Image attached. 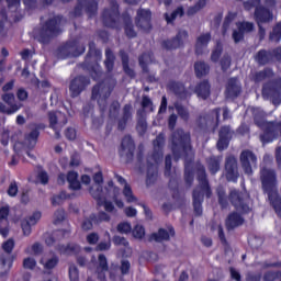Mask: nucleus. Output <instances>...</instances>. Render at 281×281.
<instances>
[{
	"label": "nucleus",
	"instance_id": "obj_5",
	"mask_svg": "<svg viewBox=\"0 0 281 281\" xmlns=\"http://www.w3.org/2000/svg\"><path fill=\"white\" fill-rule=\"evenodd\" d=\"M60 23H63V15H54L42 23L38 32L40 43L47 45L53 38L60 36L63 34Z\"/></svg>",
	"mask_w": 281,
	"mask_h": 281
},
{
	"label": "nucleus",
	"instance_id": "obj_54",
	"mask_svg": "<svg viewBox=\"0 0 281 281\" xmlns=\"http://www.w3.org/2000/svg\"><path fill=\"white\" fill-rule=\"evenodd\" d=\"M132 234H133L134 238L142 240V238H144V236H146V228H144V226L137 224L132 229Z\"/></svg>",
	"mask_w": 281,
	"mask_h": 281
},
{
	"label": "nucleus",
	"instance_id": "obj_7",
	"mask_svg": "<svg viewBox=\"0 0 281 281\" xmlns=\"http://www.w3.org/2000/svg\"><path fill=\"white\" fill-rule=\"evenodd\" d=\"M111 8L102 11L101 21L104 27L110 30H120V4L116 1L111 2Z\"/></svg>",
	"mask_w": 281,
	"mask_h": 281
},
{
	"label": "nucleus",
	"instance_id": "obj_3",
	"mask_svg": "<svg viewBox=\"0 0 281 281\" xmlns=\"http://www.w3.org/2000/svg\"><path fill=\"white\" fill-rule=\"evenodd\" d=\"M218 204L221 205L222 210L227 209V205L231 204L237 212H240V214H249L251 212V207H249V203L245 200V195L243 192L233 189L231 190L228 198L227 193L225 192V189L223 187H218L216 189ZM229 201V202H228Z\"/></svg>",
	"mask_w": 281,
	"mask_h": 281
},
{
	"label": "nucleus",
	"instance_id": "obj_36",
	"mask_svg": "<svg viewBox=\"0 0 281 281\" xmlns=\"http://www.w3.org/2000/svg\"><path fill=\"white\" fill-rule=\"evenodd\" d=\"M276 76L273 72V68L266 67L262 70L255 72L254 75V82H262L267 79H271Z\"/></svg>",
	"mask_w": 281,
	"mask_h": 281
},
{
	"label": "nucleus",
	"instance_id": "obj_44",
	"mask_svg": "<svg viewBox=\"0 0 281 281\" xmlns=\"http://www.w3.org/2000/svg\"><path fill=\"white\" fill-rule=\"evenodd\" d=\"M124 32L127 38L137 37V32H135V26L133 25V21L131 20V18L125 19Z\"/></svg>",
	"mask_w": 281,
	"mask_h": 281
},
{
	"label": "nucleus",
	"instance_id": "obj_35",
	"mask_svg": "<svg viewBox=\"0 0 281 281\" xmlns=\"http://www.w3.org/2000/svg\"><path fill=\"white\" fill-rule=\"evenodd\" d=\"M89 192L92 199L97 201V205H99V207H102V201L105 199L104 188L102 187V184H97V187H90Z\"/></svg>",
	"mask_w": 281,
	"mask_h": 281
},
{
	"label": "nucleus",
	"instance_id": "obj_22",
	"mask_svg": "<svg viewBox=\"0 0 281 281\" xmlns=\"http://www.w3.org/2000/svg\"><path fill=\"white\" fill-rule=\"evenodd\" d=\"M254 16L257 25L271 23V21H273V11L265 5H258L255 9Z\"/></svg>",
	"mask_w": 281,
	"mask_h": 281
},
{
	"label": "nucleus",
	"instance_id": "obj_53",
	"mask_svg": "<svg viewBox=\"0 0 281 281\" xmlns=\"http://www.w3.org/2000/svg\"><path fill=\"white\" fill-rule=\"evenodd\" d=\"M119 234H131L133 232V226L128 222H121L116 226Z\"/></svg>",
	"mask_w": 281,
	"mask_h": 281
},
{
	"label": "nucleus",
	"instance_id": "obj_8",
	"mask_svg": "<svg viewBox=\"0 0 281 281\" xmlns=\"http://www.w3.org/2000/svg\"><path fill=\"white\" fill-rule=\"evenodd\" d=\"M239 162L244 173L251 177L254 168H258V156L250 149H244L239 155Z\"/></svg>",
	"mask_w": 281,
	"mask_h": 281
},
{
	"label": "nucleus",
	"instance_id": "obj_23",
	"mask_svg": "<svg viewBox=\"0 0 281 281\" xmlns=\"http://www.w3.org/2000/svg\"><path fill=\"white\" fill-rule=\"evenodd\" d=\"M32 131L29 134H25V139L29 143L31 148H34L38 143V137H41V131H44L45 124L43 123H32L31 124Z\"/></svg>",
	"mask_w": 281,
	"mask_h": 281
},
{
	"label": "nucleus",
	"instance_id": "obj_25",
	"mask_svg": "<svg viewBox=\"0 0 281 281\" xmlns=\"http://www.w3.org/2000/svg\"><path fill=\"white\" fill-rule=\"evenodd\" d=\"M41 216H43L41 211H36L31 216L22 220L21 227L25 236H30V234H32V225H36V223L41 221Z\"/></svg>",
	"mask_w": 281,
	"mask_h": 281
},
{
	"label": "nucleus",
	"instance_id": "obj_20",
	"mask_svg": "<svg viewBox=\"0 0 281 281\" xmlns=\"http://www.w3.org/2000/svg\"><path fill=\"white\" fill-rule=\"evenodd\" d=\"M2 100L8 104L10 108L5 106L2 102H0V113H5L7 115H12L21 109L15 102L14 93H4L2 94Z\"/></svg>",
	"mask_w": 281,
	"mask_h": 281
},
{
	"label": "nucleus",
	"instance_id": "obj_51",
	"mask_svg": "<svg viewBox=\"0 0 281 281\" xmlns=\"http://www.w3.org/2000/svg\"><path fill=\"white\" fill-rule=\"evenodd\" d=\"M58 262H60L58 256H53L44 263V269L46 271H52V269H56V267H58Z\"/></svg>",
	"mask_w": 281,
	"mask_h": 281
},
{
	"label": "nucleus",
	"instance_id": "obj_9",
	"mask_svg": "<svg viewBox=\"0 0 281 281\" xmlns=\"http://www.w3.org/2000/svg\"><path fill=\"white\" fill-rule=\"evenodd\" d=\"M86 10L89 19L98 15V0H77V5L74 8L72 15L82 16V10Z\"/></svg>",
	"mask_w": 281,
	"mask_h": 281
},
{
	"label": "nucleus",
	"instance_id": "obj_46",
	"mask_svg": "<svg viewBox=\"0 0 281 281\" xmlns=\"http://www.w3.org/2000/svg\"><path fill=\"white\" fill-rule=\"evenodd\" d=\"M271 43H280L281 41V22H278L269 34Z\"/></svg>",
	"mask_w": 281,
	"mask_h": 281
},
{
	"label": "nucleus",
	"instance_id": "obj_34",
	"mask_svg": "<svg viewBox=\"0 0 281 281\" xmlns=\"http://www.w3.org/2000/svg\"><path fill=\"white\" fill-rule=\"evenodd\" d=\"M67 181L69 190L72 192H78V190H82V183L78 180V173L74 170L67 172Z\"/></svg>",
	"mask_w": 281,
	"mask_h": 281
},
{
	"label": "nucleus",
	"instance_id": "obj_41",
	"mask_svg": "<svg viewBox=\"0 0 281 281\" xmlns=\"http://www.w3.org/2000/svg\"><path fill=\"white\" fill-rule=\"evenodd\" d=\"M144 112L138 111L137 112V123H136V131L139 135H146V131H148V123L146 122V119L143 117Z\"/></svg>",
	"mask_w": 281,
	"mask_h": 281
},
{
	"label": "nucleus",
	"instance_id": "obj_45",
	"mask_svg": "<svg viewBox=\"0 0 281 281\" xmlns=\"http://www.w3.org/2000/svg\"><path fill=\"white\" fill-rule=\"evenodd\" d=\"M74 196H76L75 193L69 194L67 191H61L59 194L52 198V205H60L63 201H67V199H74Z\"/></svg>",
	"mask_w": 281,
	"mask_h": 281
},
{
	"label": "nucleus",
	"instance_id": "obj_27",
	"mask_svg": "<svg viewBox=\"0 0 281 281\" xmlns=\"http://www.w3.org/2000/svg\"><path fill=\"white\" fill-rule=\"evenodd\" d=\"M194 93L201 100H207L210 95H212V86L210 85L209 80H203L199 82L194 88Z\"/></svg>",
	"mask_w": 281,
	"mask_h": 281
},
{
	"label": "nucleus",
	"instance_id": "obj_30",
	"mask_svg": "<svg viewBox=\"0 0 281 281\" xmlns=\"http://www.w3.org/2000/svg\"><path fill=\"white\" fill-rule=\"evenodd\" d=\"M119 56L121 58L124 74L127 75L128 78H135V70L130 66L131 58L128 57V53L124 49H120Z\"/></svg>",
	"mask_w": 281,
	"mask_h": 281
},
{
	"label": "nucleus",
	"instance_id": "obj_17",
	"mask_svg": "<svg viewBox=\"0 0 281 281\" xmlns=\"http://www.w3.org/2000/svg\"><path fill=\"white\" fill-rule=\"evenodd\" d=\"M232 137H234V131H232V126L223 125L218 131V140L216 143L217 150H227V148H229Z\"/></svg>",
	"mask_w": 281,
	"mask_h": 281
},
{
	"label": "nucleus",
	"instance_id": "obj_52",
	"mask_svg": "<svg viewBox=\"0 0 281 281\" xmlns=\"http://www.w3.org/2000/svg\"><path fill=\"white\" fill-rule=\"evenodd\" d=\"M175 108L181 120H183L184 122H188V120H190V112H188V110L183 105L176 104Z\"/></svg>",
	"mask_w": 281,
	"mask_h": 281
},
{
	"label": "nucleus",
	"instance_id": "obj_28",
	"mask_svg": "<svg viewBox=\"0 0 281 281\" xmlns=\"http://www.w3.org/2000/svg\"><path fill=\"white\" fill-rule=\"evenodd\" d=\"M130 120H133V105L125 104L123 106V114L117 121V131H126Z\"/></svg>",
	"mask_w": 281,
	"mask_h": 281
},
{
	"label": "nucleus",
	"instance_id": "obj_24",
	"mask_svg": "<svg viewBox=\"0 0 281 281\" xmlns=\"http://www.w3.org/2000/svg\"><path fill=\"white\" fill-rule=\"evenodd\" d=\"M243 93V87L238 82V78L231 77L226 85L225 95L226 98L236 99Z\"/></svg>",
	"mask_w": 281,
	"mask_h": 281
},
{
	"label": "nucleus",
	"instance_id": "obj_10",
	"mask_svg": "<svg viewBox=\"0 0 281 281\" xmlns=\"http://www.w3.org/2000/svg\"><path fill=\"white\" fill-rule=\"evenodd\" d=\"M91 85V78L85 75H78L69 83L70 98H79V95L87 91V87Z\"/></svg>",
	"mask_w": 281,
	"mask_h": 281
},
{
	"label": "nucleus",
	"instance_id": "obj_40",
	"mask_svg": "<svg viewBox=\"0 0 281 281\" xmlns=\"http://www.w3.org/2000/svg\"><path fill=\"white\" fill-rule=\"evenodd\" d=\"M184 183L188 188H192V183H194V169L192 168V161H188L184 165Z\"/></svg>",
	"mask_w": 281,
	"mask_h": 281
},
{
	"label": "nucleus",
	"instance_id": "obj_55",
	"mask_svg": "<svg viewBox=\"0 0 281 281\" xmlns=\"http://www.w3.org/2000/svg\"><path fill=\"white\" fill-rule=\"evenodd\" d=\"M91 56H95V58L102 57V52L98 48H95V42L89 43V50L87 54V58H91Z\"/></svg>",
	"mask_w": 281,
	"mask_h": 281
},
{
	"label": "nucleus",
	"instance_id": "obj_12",
	"mask_svg": "<svg viewBox=\"0 0 281 281\" xmlns=\"http://www.w3.org/2000/svg\"><path fill=\"white\" fill-rule=\"evenodd\" d=\"M111 93H113V88H111V86L106 85L104 81H100L92 87L91 100H98V104L101 106L102 101L106 102V100L111 98Z\"/></svg>",
	"mask_w": 281,
	"mask_h": 281
},
{
	"label": "nucleus",
	"instance_id": "obj_14",
	"mask_svg": "<svg viewBox=\"0 0 281 281\" xmlns=\"http://www.w3.org/2000/svg\"><path fill=\"white\" fill-rule=\"evenodd\" d=\"M225 177L226 181L232 183H238L240 172L238 171V159L235 156H228L225 158Z\"/></svg>",
	"mask_w": 281,
	"mask_h": 281
},
{
	"label": "nucleus",
	"instance_id": "obj_21",
	"mask_svg": "<svg viewBox=\"0 0 281 281\" xmlns=\"http://www.w3.org/2000/svg\"><path fill=\"white\" fill-rule=\"evenodd\" d=\"M154 151L151 154V157L156 164L158 161H161L164 159V147L166 146V135L164 133H160L156 136V138L153 140Z\"/></svg>",
	"mask_w": 281,
	"mask_h": 281
},
{
	"label": "nucleus",
	"instance_id": "obj_56",
	"mask_svg": "<svg viewBox=\"0 0 281 281\" xmlns=\"http://www.w3.org/2000/svg\"><path fill=\"white\" fill-rule=\"evenodd\" d=\"M120 114V101H113L110 105L109 117L111 120L117 117Z\"/></svg>",
	"mask_w": 281,
	"mask_h": 281
},
{
	"label": "nucleus",
	"instance_id": "obj_19",
	"mask_svg": "<svg viewBox=\"0 0 281 281\" xmlns=\"http://www.w3.org/2000/svg\"><path fill=\"white\" fill-rule=\"evenodd\" d=\"M175 236H177L175 226L168 225L167 228H159L157 233H151L149 238L150 240H155V243H168Z\"/></svg>",
	"mask_w": 281,
	"mask_h": 281
},
{
	"label": "nucleus",
	"instance_id": "obj_59",
	"mask_svg": "<svg viewBox=\"0 0 281 281\" xmlns=\"http://www.w3.org/2000/svg\"><path fill=\"white\" fill-rule=\"evenodd\" d=\"M93 223L95 225V220H92L91 214H90L89 217H86L83 220V222L81 223V229L83 232H89V231L93 229Z\"/></svg>",
	"mask_w": 281,
	"mask_h": 281
},
{
	"label": "nucleus",
	"instance_id": "obj_6",
	"mask_svg": "<svg viewBox=\"0 0 281 281\" xmlns=\"http://www.w3.org/2000/svg\"><path fill=\"white\" fill-rule=\"evenodd\" d=\"M85 52V45L80 44L78 40H72L57 48V58H61V60H65V58H78V56H82Z\"/></svg>",
	"mask_w": 281,
	"mask_h": 281
},
{
	"label": "nucleus",
	"instance_id": "obj_2",
	"mask_svg": "<svg viewBox=\"0 0 281 281\" xmlns=\"http://www.w3.org/2000/svg\"><path fill=\"white\" fill-rule=\"evenodd\" d=\"M196 179L199 186L192 191L193 212L195 216H203V201H205V198L212 199V187L207 179L205 166L202 164L196 166Z\"/></svg>",
	"mask_w": 281,
	"mask_h": 281
},
{
	"label": "nucleus",
	"instance_id": "obj_31",
	"mask_svg": "<svg viewBox=\"0 0 281 281\" xmlns=\"http://www.w3.org/2000/svg\"><path fill=\"white\" fill-rule=\"evenodd\" d=\"M168 89L169 91H172V93H175V95H177L178 98H187L188 95L186 85H183V82L181 81H169Z\"/></svg>",
	"mask_w": 281,
	"mask_h": 281
},
{
	"label": "nucleus",
	"instance_id": "obj_60",
	"mask_svg": "<svg viewBox=\"0 0 281 281\" xmlns=\"http://www.w3.org/2000/svg\"><path fill=\"white\" fill-rule=\"evenodd\" d=\"M68 273H69L70 281H80V272L78 271V267L74 265L70 266Z\"/></svg>",
	"mask_w": 281,
	"mask_h": 281
},
{
	"label": "nucleus",
	"instance_id": "obj_1",
	"mask_svg": "<svg viewBox=\"0 0 281 281\" xmlns=\"http://www.w3.org/2000/svg\"><path fill=\"white\" fill-rule=\"evenodd\" d=\"M259 179L265 194H268L271 207L274 210L277 216L281 218V196L278 192V171L270 167H261L259 171Z\"/></svg>",
	"mask_w": 281,
	"mask_h": 281
},
{
	"label": "nucleus",
	"instance_id": "obj_49",
	"mask_svg": "<svg viewBox=\"0 0 281 281\" xmlns=\"http://www.w3.org/2000/svg\"><path fill=\"white\" fill-rule=\"evenodd\" d=\"M48 122L49 128L55 131L56 137H60V132L56 131V125L58 124V115L56 114V111L48 112Z\"/></svg>",
	"mask_w": 281,
	"mask_h": 281
},
{
	"label": "nucleus",
	"instance_id": "obj_32",
	"mask_svg": "<svg viewBox=\"0 0 281 281\" xmlns=\"http://www.w3.org/2000/svg\"><path fill=\"white\" fill-rule=\"evenodd\" d=\"M211 41H212V34L210 33L202 34L196 38V43H195L196 56H202L203 49H205V47L210 45Z\"/></svg>",
	"mask_w": 281,
	"mask_h": 281
},
{
	"label": "nucleus",
	"instance_id": "obj_38",
	"mask_svg": "<svg viewBox=\"0 0 281 281\" xmlns=\"http://www.w3.org/2000/svg\"><path fill=\"white\" fill-rule=\"evenodd\" d=\"M104 67L108 74H112L115 68V54H113L111 48H105Z\"/></svg>",
	"mask_w": 281,
	"mask_h": 281
},
{
	"label": "nucleus",
	"instance_id": "obj_13",
	"mask_svg": "<svg viewBox=\"0 0 281 281\" xmlns=\"http://www.w3.org/2000/svg\"><path fill=\"white\" fill-rule=\"evenodd\" d=\"M120 157H125L126 164H131L135 158V140L133 136L125 135L121 140V146L119 149Z\"/></svg>",
	"mask_w": 281,
	"mask_h": 281
},
{
	"label": "nucleus",
	"instance_id": "obj_63",
	"mask_svg": "<svg viewBox=\"0 0 281 281\" xmlns=\"http://www.w3.org/2000/svg\"><path fill=\"white\" fill-rule=\"evenodd\" d=\"M239 32H254V23L252 22H241L238 25Z\"/></svg>",
	"mask_w": 281,
	"mask_h": 281
},
{
	"label": "nucleus",
	"instance_id": "obj_4",
	"mask_svg": "<svg viewBox=\"0 0 281 281\" xmlns=\"http://www.w3.org/2000/svg\"><path fill=\"white\" fill-rule=\"evenodd\" d=\"M171 151L175 159H181V157H188L192 153V136L190 133L178 128L171 134Z\"/></svg>",
	"mask_w": 281,
	"mask_h": 281
},
{
	"label": "nucleus",
	"instance_id": "obj_61",
	"mask_svg": "<svg viewBox=\"0 0 281 281\" xmlns=\"http://www.w3.org/2000/svg\"><path fill=\"white\" fill-rule=\"evenodd\" d=\"M14 239L9 238L7 241L2 244V249L5 254H12L14 251Z\"/></svg>",
	"mask_w": 281,
	"mask_h": 281
},
{
	"label": "nucleus",
	"instance_id": "obj_37",
	"mask_svg": "<svg viewBox=\"0 0 281 281\" xmlns=\"http://www.w3.org/2000/svg\"><path fill=\"white\" fill-rule=\"evenodd\" d=\"M194 72L195 77L201 79L205 78L210 74V65L205 61H195L194 63Z\"/></svg>",
	"mask_w": 281,
	"mask_h": 281
},
{
	"label": "nucleus",
	"instance_id": "obj_15",
	"mask_svg": "<svg viewBox=\"0 0 281 281\" xmlns=\"http://www.w3.org/2000/svg\"><path fill=\"white\" fill-rule=\"evenodd\" d=\"M262 97L272 98L273 104L281 102V77L272 80L271 86L262 87Z\"/></svg>",
	"mask_w": 281,
	"mask_h": 281
},
{
	"label": "nucleus",
	"instance_id": "obj_62",
	"mask_svg": "<svg viewBox=\"0 0 281 281\" xmlns=\"http://www.w3.org/2000/svg\"><path fill=\"white\" fill-rule=\"evenodd\" d=\"M23 267L25 269H30L31 271L36 269V259H34L32 257L24 258Z\"/></svg>",
	"mask_w": 281,
	"mask_h": 281
},
{
	"label": "nucleus",
	"instance_id": "obj_39",
	"mask_svg": "<svg viewBox=\"0 0 281 281\" xmlns=\"http://www.w3.org/2000/svg\"><path fill=\"white\" fill-rule=\"evenodd\" d=\"M207 169L211 175H216L221 170V158L211 156L206 158Z\"/></svg>",
	"mask_w": 281,
	"mask_h": 281
},
{
	"label": "nucleus",
	"instance_id": "obj_11",
	"mask_svg": "<svg viewBox=\"0 0 281 281\" xmlns=\"http://www.w3.org/2000/svg\"><path fill=\"white\" fill-rule=\"evenodd\" d=\"M135 25L144 32H150L153 30V12L150 9L139 8L136 11Z\"/></svg>",
	"mask_w": 281,
	"mask_h": 281
},
{
	"label": "nucleus",
	"instance_id": "obj_18",
	"mask_svg": "<svg viewBox=\"0 0 281 281\" xmlns=\"http://www.w3.org/2000/svg\"><path fill=\"white\" fill-rule=\"evenodd\" d=\"M165 177H169V188L176 194H179V178L172 176V156L167 155L165 157Z\"/></svg>",
	"mask_w": 281,
	"mask_h": 281
},
{
	"label": "nucleus",
	"instance_id": "obj_50",
	"mask_svg": "<svg viewBox=\"0 0 281 281\" xmlns=\"http://www.w3.org/2000/svg\"><path fill=\"white\" fill-rule=\"evenodd\" d=\"M123 196L125 198V201L127 203H135V201H137V196H135V194H133V188H131V184L124 186Z\"/></svg>",
	"mask_w": 281,
	"mask_h": 281
},
{
	"label": "nucleus",
	"instance_id": "obj_64",
	"mask_svg": "<svg viewBox=\"0 0 281 281\" xmlns=\"http://www.w3.org/2000/svg\"><path fill=\"white\" fill-rule=\"evenodd\" d=\"M99 267L101 268V271H109V261L106 260V256L103 254L99 255Z\"/></svg>",
	"mask_w": 281,
	"mask_h": 281
},
{
	"label": "nucleus",
	"instance_id": "obj_48",
	"mask_svg": "<svg viewBox=\"0 0 281 281\" xmlns=\"http://www.w3.org/2000/svg\"><path fill=\"white\" fill-rule=\"evenodd\" d=\"M186 14V11L183 10V7H178L176 10L171 12V14L165 13V19L167 23H175L177 20V16H183Z\"/></svg>",
	"mask_w": 281,
	"mask_h": 281
},
{
	"label": "nucleus",
	"instance_id": "obj_43",
	"mask_svg": "<svg viewBox=\"0 0 281 281\" xmlns=\"http://www.w3.org/2000/svg\"><path fill=\"white\" fill-rule=\"evenodd\" d=\"M205 5H207V0H198L194 5L189 7V9L187 10V15L194 16V14L201 12V10L205 8Z\"/></svg>",
	"mask_w": 281,
	"mask_h": 281
},
{
	"label": "nucleus",
	"instance_id": "obj_42",
	"mask_svg": "<svg viewBox=\"0 0 281 281\" xmlns=\"http://www.w3.org/2000/svg\"><path fill=\"white\" fill-rule=\"evenodd\" d=\"M210 122H214V119H210L209 114L198 116L195 124L200 131H207L210 128Z\"/></svg>",
	"mask_w": 281,
	"mask_h": 281
},
{
	"label": "nucleus",
	"instance_id": "obj_26",
	"mask_svg": "<svg viewBox=\"0 0 281 281\" xmlns=\"http://www.w3.org/2000/svg\"><path fill=\"white\" fill-rule=\"evenodd\" d=\"M225 225H226V229L228 232H232V229H236V227H240L241 225H245V217L236 211L232 212L228 214Z\"/></svg>",
	"mask_w": 281,
	"mask_h": 281
},
{
	"label": "nucleus",
	"instance_id": "obj_58",
	"mask_svg": "<svg viewBox=\"0 0 281 281\" xmlns=\"http://www.w3.org/2000/svg\"><path fill=\"white\" fill-rule=\"evenodd\" d=\"M281 278V271H267L263 274V281H274V280H280Z\"/></svg>",
	"mask_w": 281,
	"mask_h": 281
},
{
	"label": "nucleus",
	"instance_id": "obj_47",
	"mask_svg": "<svg viewBox=\"0 0 281 281\" xmlns=\"http://www.w3.org/2000/svg\"><path fill=\"white\" fill-rule=\"evenodd\" d=\"M91 220L95 222V225H100V223H109L111 221V215L104 211L99 212L98 214L92 213Z\"/></svg>",
	"mask_w": 281,
	"mask_h": 281
},
{
	"label": "nucleus",
	"instance_id": "obj_29",
	"mask_svg": "<svg viewBox=\"0 0 281 281\" xmlns=\"http://www.w3.org/2000/svg\"><path fill=\"white\" fill-rule=\"evenodd\" d=\"M57 251H59L61 256H78V254L82 251V248L76 243H69L67 245H58Z\"/></svg>",
	"mask_w": 281,
	"mask_h": 281
},
{
	"label": "nucleus",
	"instance_id": "obj_16",
	"mask_svg": "<svg viewBox=\"0 0 281 281\" xmlns=\"http://www.w3.org/2000/svg\"><path fill=\"white\" fill-rule=\"evenodd\" d=\"M186 38H188V31H179L175 37L164 40L161 42V47L167 52L179 49L180 47H183V41H186Z\"/></svg>",
	"mask_w": 281,
	"mask_h": 281
},
{
	"label": "nucleus",
	"instance_id": "obj_57",
	"mask_svg": "<svg viewBox=\"0 0 281 281\" xmlns=\"http://www.w3.org/2000/svg\"><path fill=\"white\" fill-rule=\"evenodd\" d=\"M236 19V14L228 12L227 15L224 19L222 31L225 34L227 30H229V25H232V22Z\"/></svg>",
	"mask_w": 281,
	"mask_h": 281
},
{
	"label": "nucleus",
	"instance_id": "obj_33",
	"mask_svg": "<svg viewBox=\"0 0 281 281\" xmlns=\"http://www.w3.org/2000/svg\"><path fill=\"white\" fill-rule=\"evenodd\" d=\"M255 60L259 65V67H265L266 65H269L271 60H273V55L271 52L262 48L257 52L255 55Z\"/></svg>",
	"mask_w": 281,
	"mask_h": 281
}]
</instances>
